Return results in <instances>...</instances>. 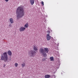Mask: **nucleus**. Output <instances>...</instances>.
Instances as JSON below:
<instances>
[{
    "mask_svg": "<svg viewBox=\"0 0 78 78\" xmlns=\"http://www.w3.org/2000/svg\"><path fill=\"white\" fill-rule=\"evenodd\" d=\"M16 15L17 20H19V19L24 16L25 14L23 6L20 5L18 7L16 10Z\"/></svg>",
    "mask_w": 78,
    "mask_h": 78,
    "instance_id": "nucleus-1",
    "label": "nucleus"
},
{
    "mask_svg": "<svg viewBox=\"0 0 78 78\" xmlns=\"http://www.w3.org/2000/svg\"><path fill=\"white\" fill-rule=\"evenodd\" d=\"M60 64H60V63H58L57 64V65L58 66V67H57V69H59V66H60Z\"/></svg>",
    "mask_w": 78,
    "mask_h": 78,
    "instance_id": "nucleus-15",
    "label": "nucleus"
},
{
    "mask_svg": "<svg viewBox=\"0 0 78 78\" xmlns=\"http://www.w3.org/2000/svg\"><path fill=\"white\" fill-rule=\"evenodd\" d=\"M34 50H35V51H37V50H38V49H37V48L35 46L34 47Z\"/></svg>",
    "mask_w": 78,
    "mask_h": 78,
    "instance_id": "nucleus-12",
    "label": "nucleus"
},
{
    "mask_svg": "<svg viewBox=\"0 0 78 78\" xmlns=\"http://www.w3.org/2000/svg\"><path fill=\"white\" fill-rule=\"evenodd\" d=\"M54 76H55V75H54Z\"/></svg>",
    "mask_w": 78,
    "mask_h": 78,
    "instance_id": "nucleus-26",
    "label": "nucleus"
},
{
    "mask_svg": "<svg viewBox=\"0 0 78 78\" xmlns=\"http://www.w3.org/2000/svg\"><path fill=\"white\" fill-rule=\"evenodd\" d=\"M6 66V65H5V64H4V66H3V67H5Z\"/></svg>",
    "mask_w": 78,
    "mask_h": 78,
    "instance_id": "nucleus-22",
    "label": "nucleus"
},
{
    "mask_svg": "<svg viewBox=\"0 0 78 78\" xmlns=\"http://www.w3.org/2000/svg\"><path fill=\"white\" fill-rule=\"evenodd\" d=\"M21 66L23 67H25V63H23L21 64Z\"/></svg>",
    "mask_w": 78,
    "mask_h": 78,
    "instance_id": "nucleus-14",
    "label": "nucleus"
},
{
    "mask_svg": "<svg viewBox=\"0 0 78 78\" xmlns=\"http://www.w3.org/2000/svg\"><path fill=\"white\" fill-rule=\"evenodd\" d=\"M16 67H17L18 66V64L17 63H16L14 65Z\"/></svg>",
    "mask_w": 78,
    "mask_h": 78,
    "instance_id": "nucleus-16",
    "label": "nucleus"
},
{
    "mask_svg": "<svg viewBox=\"0 0 78 78\" xmlns=\"http://www.w3.org/2000/svg\"><path fill=\"white\" fill-rule=\"evenodd\" d=\"M30 2L31 5H33L34 3V0H30Z\"/></svg>",
    "mask_w": 78,
    "mask_h": 78,
    "instance_id": "nucleus-7",
    "label": "nucleus"
},
{
    "mask_svg": "<svg viewBox=\"0 0 78 78\" xmlns=\"http://www.w3.org/2000/svg\"><path fill=\"white\" fill-rule=\"evenodd\" d=\"M8 55H9V56H11L12 55V52L10 50L8 51Z\"/></svg>",
    "mask_w": 78,
    "mask_h": 78,
    "instance_id": "nucleus-10",
    "label": "nucleus"
},
{
    "mask_svg": "<svg viewBox=\"0 0 78 78\" xmlns=\"http://www.w3.org/2000/svg\"><path fill=\"white\" fill-rule=\"evenodd\" d=\"M51 36H50V34H47L46 39L47 41H50L51 39Z\"/></svg>",
    "mask_w": 78,
    "mask_h": 78,
    "instance_id": "nucleus-5",
    "label": "nucleus"
},
{
    "mask_svg": "<svg viewBox=\"0 0 78 78\" xmlns=\"http://www.w3.org/2000/svg\"><path fill=\"white\" fill-rule=\"evenodd\" d=\"M61 74H62V73H61Z\"/></svg>",
    "mask_w": 78,
    "mask_h": 78,
    "instance_id": "nucleus-27",
    "label": "nucleus"
},
{
    "mask_svg": "<svg viewBox=\"0 0 78 78\" xmlns=\"http://www.w3.org/2000/svg\"><path fill=\"white\" fill-rule=\"evenodd\" d=\"M44 22H45V23H46V20H44Z\"/></svg>",
    "mask_w": 78,
    "mask_h": 78,
    "instance_id": "nucleus-23",
    "label": "nucleus"
},
{
    "mask_svg": "<svg viewBox=\"0 0 78 78\" xmlns=\"http://www.w3.org/2000/svg\"><path fill=\"white\" fill-rule=\"evenodd\" d=\"M57 45V46H59V43H58Z\"/></svg>",
    "mask_w": 78,
    "mask_h": 78,
    "instance_id": "nucleus-24",
    "label": "nucleus"
},
{
    "mask_svg": "<svg viewBox=\"0 0 78 78\" xmlns=\"http://www.w3.org/2000/svg\"><path fill=\"white\" fill-rule=\"evenodd\" d=\"M48 30L49 31H50L51 30V31H52V30H51L50 29V28H49V27H48Z\"/></svg>",
    "mask_w": 78,
    "mask_h": 78,
    "instance_id": "nucleus-17",
    "label": "nucleus"
},
{
    "mask_svg": "<svg viewBox=\"0 0 78 78\" xmlns=\"http://www.w3.org/2000/svg\"><path fill=\"white\" fill-rule=\"evenodd\" d=\"M47 32L48 33H50V30H48Z\"/></svg>",
    "mask_w": 78,
    "mask_h": 78,
    "instance_id": "nucleus-19",
    "label": "nucleus"
},
{
    "mask_svg": "<svg viewBox=\"0 0 78 78\" xmlns=\"http://www.w3.org/2000/svg\"><path fill=\"white\" fill-rule=\"evenodd\" d=\"M45 16L46 17H47V15H46Z\"/></svg>",
    "mask_w": 78,
    "mask_h": 78,
    "instance_id": "nucleus-25",
    "label": "nucleus"
},
{
    "mask_svg": "<svg viewBox=\"0 0 78 78\" xmlns=\"http://www.w3.org/2000/svg\"><path fill=\"white\" fill-rule=\"evenodd\" d=\"M50 77V75L47 74L45 75L44 78H49Z\"/></svg>",
    "mask_w": 78,
    "mask_h": 78,
    "instance_id": "nucleus-11",
    "label": "nucleus"
},
{
    "mask_svg": "<svg viewBox=\"0 0 78 78\" xmlns=\"http://www.w3.org/2000/svg\"><path fill=\"white\" fill-rule=\"evenodd\" d=\"M50 59L51 61H54V58H53V57H50Z\"/></svg>",
    "mask_w": 78,
    "mask_h": 78,
    "instance_id": "nucleus-13",
    "label": "nucleus"
},
{
    "mask_svg": "<svg viewBox=\"0 0 78 78\" xmlns=\"http://www.w3.org/2000/svg\"><path fill=\"white\" fill-rule=\"evenodd\" d=\"M28 54L29 55H31V56L34 57L36 54V52L34 50H31L28 52Z\"/></svg>",
    "mask_w": 78,
    "mask_h": 78,
    "instance_id": "nucleus-4",
    "label": "nucleus"
},
{
    "mask_svg": "<svg viewBox=\"0 0 78 78\" xmlns=\"http://www.w3.org/2000/svg\"><path fill=\"white\" fill-rule=\"evenodd\" d=\"M9 27H12V25L11 24H10L9 25Z\"/></svg>",
    "mask_w": 78,
    "mask_h": 78,
    "instance_id": "nucleus-20",
    "label": "nucleus"
},
{
    "mask_svg": "<svg viewBox=\"0 0 78 78\" xmlns=\"http://www.w3.org/2000/svg\"><path fill=\"white\" fill-rule=\"evenodd\" d=\"M9 21L10 23L12 24L13 23H14V21L13 20V19L12 18H11L9 19Z\"/></svg>",
    "mask_w": 78,
    "mask_h": 78,
    "instance_id": "nucleus-8",
    "label": "nucleus"
},
{
    "mask_svg": "<svg viewBox=\"0 0 78 78\" xmlns=\"http://www.w3.org/2000/svg\"><path fill=\"white\" fill-rule=\"evenodd\" d=\"M39 51L42 55L44 56V57H46L47 56V53H48L49 51V49L48 48H45L44 49L42 48H40Z\"/></svg>",
    "mask_w": 78,
    "mask_h": 78,
    "instance_id": "nucleus-3",
    "label": "nucleus"
},
{
    "mask_svg": "<svg viewBox=\"0 0 78 78\" xmlns=\"http://www.w3.org/2000/svg\"><path fill=\"white\" fill-rule=\"evenodd\" d=\"M5 1L6 2H8L9 1V0H5Z\"/></svg>",
    "mask_w": 78,
    "mask_h": 78,
    "instance_id": "nucleus-21",
    "label": "nucleus"
},
{
    "mask_svg": "<svg viewBox=\"0 0 78 78\" xmlns=\"http://www.w3.org/2000/svg\"><path fill=\"white\" fill-rule=\"evenodd\" d=\"M29 25H28V23H27L24 25V27L26 28H28Z\"/></svg>",
    "mask_w": 78,
    "mask_h": 78,
    "instance_id": "nucleus-9",
    "label": "nucleus"
},
{
    "mask_svg": "<svg viewBox=\"0 0 78 78\" xmlns=\"http://www.w3.org/2000/svg\"><path fill=\"white\" fill-rule=\"evenodd\" d=\"M26 29L24 27H21L20 28L19 30L20 32L23 31L25 30Z\"/></svg>",
    "mask_w": 78,
    "mask_h": 78,
    "instance_id": "nucleus-6",
    "label": "nucleus"
},
{
    "mask_svg": "<svg viewBox=\"0 0 78 78\" xmlns=\"http://www.w3.org/2000/svg\"><path fill=\"white\" fill-rule=\"evenodd\" d=\"M41 4H42V5L44 6V2H43V1L41 2Z\"/></svg>",
    "mask_w": 78,
    "mask_h": 78,
    "instance_id": "nucleus-18",
    "label": "nucleus"
},
{
    "mask_svg": "<svg viewBox=\"0 0 78 78\" xmlns=\"http://www.w3.org/2000/svg\"><path fill=\"white\" fill-rule=\"evenodd\" d=\"M1 59L2 61H4L5 62H7L8 63L11 61V58H10L8 59L7 53L5 52L3 54H2Z\"/></svg>",
    "mask_w": 78,
    "mask_h": 78,
    "instance_id": "nucleus-2",
    "label": "nucleus"
}]
</instances>
